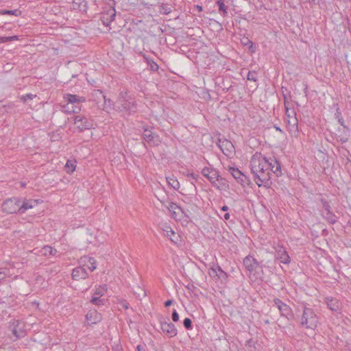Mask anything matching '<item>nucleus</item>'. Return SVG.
Here are the masks:
<instances>
[{
	"instance_id": "nucleus-1",
	"label": "nucleus",
	"mask_w": 351,
	"mask_h": 351,
	"mask_svg": "<svg viewBox=\"0 0 351 351\" xmlns=\"http://www.w3.org/2000/svg\"><path fill=\"white\" fill-rule=\"evenodd\" d=\"M250 169L253 179L258 186L271 184V173L277 177L282 175L280 164L276 158L267 159L258 153H256L251 158Z\"/></svg>"
},
{
	"instance_id": "nucleus-2",
	"label": "nucleus",
	"mask_w": 351,
	"mask_h": 351,
	"mask_svg": "<svg viewBox=\"0 0 351 351\" xmlns=\"http://www.w3.org/2000/svg\"><path fill=\"white\" fill-rule=\"evenodd\" d=\"M118 108L121 111L128 114L134 113L137 110V105L134 98L128 96L127 93L121 92L117 100Z\"/></svg>"
},
{
	"instance_id": "nucleus-3",
	"label": "nucleus",
	"mask_w": 351,
	"mask_h": 351,
	"mask_svg": "<svg viewBox=\"0 0 351 351\" xmlns=\"http://www.w3.org/2000/svg\"><path fill=\"white\" fill-rule=\"evenodd\" d=\"M300 324L306 328L315 330L319 324V319L313 309L305 307L303 310Z\"/></svg>"
},
{
	"instance_id": "nucleus-4",
	"label": "nucleus",
	"mask_w": 351,
	"mask_h": 351,
	"mask_svg": "<svg viewBox=\"0 0 351 351\" xmlns=\"http://www.w3.org/2000/svg\"><path fill=\"white\" fill-rule=\"evenodd\" d=\"M90 99L95 103L99 109L106 110L113 104L110 99L106 98L101 90L94 89L90 94Z\"/></svg>"
},
{
	"instance_id": "nucleus-5",
	"label": "nucleus",
	"mask_w": 351,
	"mask_h": 351,
	"mask_svg": "<svg viewBox=\"0 0 351 351\" xmlns=\"http://www.w3.org/2000/svg\"><path fill=\"white\" fill-rule=\"evenodd\" d=\"M21 200L13 197L5 200L2 205L3 210L7 213H21Z\"/></svg>"
},
{
	"instance_id": "nucleus-6",
	"label": "nucleus",
	"mask_w": 351,
	"mask_h": 351,
	"mask_svg": "<svg viewBox=\"0 0 351 351\" xmlns=\"http://www.w3.org/2000/svg\"><path fill=\"white\" fill-rule=\"evenodd\" d=\"M167 319H169L167 318ZM166 321L164 318L160 319V328L162 332L168 335L169 337H173L177 335L178 331L174 324L171 322Z\"/></svg>"
},
{
	"instance_id": "nucleus-7",
	"label": "nucleus",
	"mask_w": 351,
	"mask_h": 351,
	"mask_svg": "<svg viewBox=\"0 0 351 351\" xmlns=\"http://www.w3.org/2000/svg\"><path fill=\"white\" fill-rule=\"evenodd\" d=\"M74 124L80 131L90 129L93 125L92 120L81 115L75 117Z\"/></svg>"
},
{
	"instance_id": "nucleus-8",
	"label": "nucleus",
	"mask_w": 351,
	"mask_h": 351,
	"mask_svg": "<svg viewBox=\"0 0 351 351\" xmlns=\"http://www.w3.org/2000/svg\"><path fill=\"white\" fill-rule=\"evenodd\" d=\"M243 265L250 275L254 274L259 264L253 256L248 255L243 259Z\"/></svg>"
},
{
	"instance_id": "nucleus-9",
	"label": "nucleus",
	"mask_w": 351,
	"mask_h": 351,
	"mask_svg": "<svg viewBox=\"0 0 351 351\" xmlns=\"http://www.w3.org/2000/svg\"><path fill=\"white\" fill-rule=\"evenodd\" d=\"M274 302L275 306L278 308L279 310L280 315L283 317H286L287 318H289V317L292 316V310L290 308L289 306L284 303L279 298H275L274 300Z\"/></svg>"
},
{
	"instance_id": "nucleus-10",
	"label": "nucleus",
	"mask_w": 351,
	"mask_h": 351,
	"mask_svg": "<svg viewBox=\"0 0 351 351\" xmlns=\"http://www.w3.org/2000/svg\"><path fill=\"white\" fill-rule=\"evenodd\" d=\"M67 101L68 104H75V108L73 110V112H77L80 110V106L79 104L80 103L84 102L86 101L85 97H80L77 95H73V94H66L64 97Z\"/></svg>"
},
{
	"instance_id": "nucleus-11",
	"label": "nucleus",
	"mask_w": 351,
	"mask_h": 351,
	"mask_svg": "<svg viewBox=\"0 0 351 351\" xmlns=\"http://www.w3.org/2000/svg\"><path fill=\"white\" fill-rule=\"evenodd\" d=\"M22 323L19 320L14 319L10 322V329L12 334L16 337V339L22 338L25 335V330L23 329Z\"/></svg>"
},
{
	"instance_id": "nucleus-12",
	"label": "nucleus",
	"mask_w": 351,
	"mask_h": 351,
	"mask_svg": "<svg viewBox=\"0 0 351 351\" xmlns=\"http://www.w3.org/2000/svg\"><path fill=\"white\" fill-rule=\"evenodd\" d=\"M218 146L226 156L230 157L234 153V147L230 141L219 139Z\"/></svg>"
},
{
	"instance_id": "nucleus-13",
	"label": "nucleus",
	"mask_w": 351,
	"mask_h": 351,
	"mask_svg": "<svg viewBox=\"0 0 351 351\" xmlns=\"http://www.w3.org/2000/svg\"><path fill=\"white\" fill-rule=\"evenodd\" d=\"M80 265L81 267H84L86 271L88 269L90 271H94L97 267L95 258L86 256L80 258Z\"/></svg>"
},
{
	"instance_id": "nucleus-14",
	"label": "nucleus",
	"mask_w": 351,
	"mask_h": 351,
	"mask_svg": "<svg viewBox=\"0 0 351 351\" xmlns=\"http://www.w3.org/2000/svg\"><path fill=\"white\" fill-rule=\"evenodd\" d=\"M202 174L213 184L219 180L220 177L219 172L216 169L208 167H205L202 169Z\"/></svg>"
},
{
	"instance_id": "nucleus-15",
	"label": "nucleus",
	"mask_w": 351,
	"mask_h": 351,
	"mask_svg": "<svg viewBox=\"0 0 351 351\" xmlns=\"http://www.w3.org/2000/svg\"><path fill=\"white\" fill-rule=\"evenodd\" d=\"M325 302L328 307L332 311L337 312L341 308V303L336 298L326 297L325 298Z\"/></svg>"
},
{
	"instance_id": "nucleus-16",
	"label": "nucleus",
	"mask_w": 351,
	"mask_h": 351,
	"mask_svg": "<svg viewBox=\"0 0 351 351\" xmlns=\"http://www.w3.org/2000/svg\"><path fill=\"white\" fill-rule=\"evenodd\" d=\"M88 277V273L84 267H77L72 271V278L75 280L85 279Z\"/></svg>"
},
{
	"instance_id": "nucleus-17",
	"label": "nucleus",
	"mask_w": 351,
	"mask_h": 351,
	"mask_svg": "<svg viewBox=\"0 0 351 351\" xmlns=\"http://www.w3.org/2000/svg\"><path fill=\"white\" fill-rule=\"evenodd\" d=\"M165 207L174 219L180 217V214L183 213L182 208L173 202H169L167 205H165Z\"/></svg>"
},
{
	"instance_id": "nucleus-18",
	"label": "nucleus",
	"mask_w": 351,
	"mask_h": 351,
	"mask_svg": "<svg viewBox=\"0 0 351 351\" xmlns=\"http://www.w3.org/2000/svg\"><path fill=\"white\" fill-rule=\"evenodd\" d=\"M86 317L88 324H95L101 319V314L95 310L89 311Z\"/></svg>"
},
{
	"instance_id": "nucleus-19",
	"label": "nucleus",
	"mask_w": 351,
	"mask_h": 351,
	"mask_svg": "<svg viewBox=\"0 0 351 351\" xmlns=\"http://www.w3.org/2000/svg\"><path fill=\"white\" fill-rule=\"evenodd\" d=\"M276 257L283 263L288 264L290 262L289 256L288 255L285 249L282 246L278 247V250H276Z\"/></svg>"
},
{
	"instance_id": "nucleus-20",
	"label": "nucleus",
	"mask_w": 351,
	"mask_h": 351,
	"mask_svg": "<svg viewBox=\"0 0 351 351\" xmlns=\"http://www.w3.org/2000/svg\"><path fill=\"white\" fill-rule=\"evenodd\" d=\"M287 128L292 136H296L298 132V121L297 117L287 119Z\"/></svg>"
},
{
	"instance_id": "nucleus-21",
	"label": "nucleus",
	"mask_w": 351,
	"mask_h": 351,
	"mask_svg": "<svg viewBox=\"0 0 351 351\" xmlns=\"http://www.w3.org/2000/svg\"><path fill=\"white\" fill-rule=\"evenodd\" d=\"M230 172L232 176L241 184L247 183L248 180L247 177L238 169L232 168Z\"/></svg>"
},
{
	"instance_id": "nucleus-22",
	"label": "nucleus",
	"mask_w": 351,
	"mask_h": 351,
	"mask_svg": "<svg viewBox=\"0 0 351 351\" xmlns=\"http://www.w3.org/2000/svg\"><path fill=\"white\" fill-rule=\"evenodd\" d=\"M38 201L35 199H24L21 202V214L24 213L27 210L34 208L37 205Z\"/></svg>"
},
{
	"instance_id": "nucleus-23",
	"label": "nucleus",
	"mask_w": 351,
	"mask_h": 351,
	"mask_svg": "<svg viewBox=\"0 0 351 351\" xmlns=\"http://www.w3.org/2000/svg\"><path fill=\"white\" fill-rule=\"evenodd\" d=\"M322 216L329 223L334 224L337 221L338 217L331 211H326L322 213Z\"/></svg>"
},
{
	"instance_id": "nucleus-24",
	"label": "nucleus",
	"mask_w": 351,
	"mask_h": 351,
	"mask_svg": "<svg viewBox=\"0 0 351 351\" xmlns=\"http://www.w3.org/2000/svg\"><path fill=\"white\" fill-rule=\"evenodd\" d=\"M143 139L148 142L149 143H154V135L153 132L151 130H149L147 129L144 130V132L143 134Z\"/></svg>"
},
{
	"instance_id": "nucleus-25",
	"label": "nucleus",
	"mask_w": 351,
	"mask_h": 351,
	"mask_svg": "<svg viewBox=\"0 0 351 351\" xmlns=\"http://www.w3.org/2000/svg\"><path fill=\"white\" fill-rule=\"evenodd\" d=\"M7 14L18 16L21 14V11L19 9H15V10H0V15H7Z\"/></svg>"
},
{
	"instance_id": "nucleus-26",
	"label": "nucleus",
	"mask_w": 351,
	"mask_h": 351,
	"mask_svg": "<svg viewBox=\"0 0 351 351\" xmlns=\"http://www.w3.org/2000/svg\"><path fill=\"white\" fill-rule=\"evenodd\" d=\"M165 235L169 237L170 240L173 243H177L178 236L176 234L175 232L171 228H167V230H165Z\"/></svg>"
},
{
	"instance_id": "nucleus-27",
	"label": "nucleus",
	"mask_w": 351,
	"mask_h": 351,
	"mask_svg": "<svg viewBox=\"0 0 351 351\" xmlns=\"http://www.w3.org/2000/svg\"><path fill=\"white\" fill-rule=\"evenodd\" d=\"M42 253L45 256L47 255H56L57 253V250L56 249H53L52 247L46 245L42 249Z\"/></svg>"
},
{
	"instance_id": "nucleus-28",
	"label": "nucleus",
	"mask_w": 351,
	"mask_h": 351,
	"mask_svg": "<svg viewBox=\"0 0 351 351\" xmlns=\"http://www.w3.org/2000/svg\"><path fill=\"white\" fill-rule=\"evenodd\" d=\"M106 291H107V285H100L96 289L95 291L93 293V295L101 297L106 293Z\"/></svg>"
},
{
	"instance_id": "nucleus-29",
	"label": "nucleus",
	"mask_w": 351,
	"mask_h": 351,
	"mask_svg": "<svg viewBox=\"0 0 351 351\" xmlns=\"http://www.w3.org/2000/svg\"><path fill=\"white\" fill-rule=\"evenodd\" d=\"M167 181L168 184L175 190H177L180 187L179 182L173 177H167Z\"/></svg>"
},
{
	"instance_id": "nucleus-30",
	"label": "nucleus",
	"mask_w": 351,
	"mask_h": 351,
	"mask_svg": "<svg viewBox=\"0 0 351 351\" xmlns=\"http://www.w3.org/2000/svg\"><path fill=\"white\" fill-rule=\"evenodd\" d=\"M218 271H220L221 274H224V271L221 269L219 266H217L216 267H211L208 270V274L211 278H215L218 276Z\"/></svg>"
},
{
	"instance_id": "nucleus-31",
	"label": "nucleus",
	"mask_w": 351,
	"mask_h": 351,
	"mask_svg": "<svg viewBox=\"0 0 351 351\" xmlns=\"http://www.w3.org/2000/svg\"><path fill=\"white\" fill-rule=\"evenodd\" d=\"M285 109H286L285 114H286L287 119H291L292 117L293 118L296 117V112L294 109H292V110L289 109L287 106L286 104H285Z\"/></svg>"
},
{
	"instance_id": "nucleus-32",
	"label": "nucleus",
	"mask_w": 351,
	"mask_h": 351,
	"mask_svg": "<svg viewBox=\"0 0 351 351\" xmlns=\"http://www.w3.org/2000/svg\"><path fill=\"white\" fill-rule=\"evenodd\" d=\"M75 160H68L66 163L65 167L67 172L72 173L75 169Z\"/></svg>"
},
{
	"instance_id": "nucleus-33",
	"label": "nucleus",
	"mask_w": 351,
	"mask_h": 351,
	"mask_svg": "<svg viewBox=\"0 0 351 351\" xmlns=\"http://www.w3.org/2000/svg\"><path fill=\"white\" fill-rule=\"evenodd\" d=\"M101 297L93 295L90 302L97 306H101L104 304V300L100 298Z\"/></svg>"
},
{
	"instance_id": "nucleus-34",
	"label": "nucleus",
	"mask_w": 351,
	"mask_h": 351,
	"mask_svg": "<svg viewBox=\"0 0 351 351\" xmlns=\"http://www.w3.org/2000/svg\"><path fill=\"white\" fill-rule=\"evenodd\" d=\"M217 4L219 7V10L221 12H223V15H226L227 12V7L226 6L224 2L222 0H219L217 1Z\"/></svg>"
},
{
	"instance_id": "nucleus-35",
	"label": "nucleus",
	"mask_w": 351,
	"mask_h": 351,
	"mask_svg": "<svg viewBox=\"0 0 351 351\" xmlns=\"http://www.w3.org/2000/svg\"><path fill=\"white\" fill-rule=\"evenodd\" d=\"M107 16L110 17L109 21L106 23V26H108L110 23L115 19L116 16V11L115 10H112L107 13Z\"/></svg>"
},
{
	"instance_id": "nucleus-36",
	"label": "nucleus",
	"mask_w": 351,
	"mask_h": 351,
	"mask_svg": "<svg viewBox=\"0 0 351 351\" xmlns=\"http://www.w3.org/2000/svg\"><path fill=\"white\" fill-rule=\"evenodd\" d=\"M160 12L162 14H168L171 12V9L166 5H162L160 6Z\"/></svg>"
},
{
	"instance_id": "nucleus-37",
	"label": "nucleus",
	"mask_w": 351,
	"mask_h": 351,
	"mask_svg": "<svg viewBox=\"0 0 351 351\" xmlns=\"http://www.w3.org/2000/svg\"><path fill=\"white\" fill-rule=\"evenodd\" d=\"M184 326L187 330H191L192 329V322L191 319L189 318H185L183 321Z\"/></svg>"
},
{
	"instance_id": "nucleus-38",
	"label": "nucleus",
	"mask_w": 351,
	"mask_h": 351,
	"mask_svg": "<svg viewBox=\"0 0 351 351\" xmlns=\"http://www.w3.org/2000/svg\"><path fill=\"white\" fill-rule=\"evenodd\" d=\"M148 65L152 71H156L159 68L158 65L153 60L149 61Z\"/></svg>"
},
{
	"instance_id": "nucleus-39",
	"label": "nucleus",
	"mask_w": 351,
	"mask_h": 351,
	"mask_svg": "<svg viewBox=\"0 0 351 351\" xmlns=\"http://www.w3.org/2000/svg\"><path fill=\"white\" fill-rule=\"evenodd\" d=\"M247 80L256 82L257 80L256 73L255 71H249L247 74Z\"/></svg>"
},
{
	"instance_id": "nucleus-40",
	"label": "nucleus",
	"mask_w": 351,
	"mask_h": 351,
	"mask_svg": "<svg viewBox=\"0 0 351 351\" xmlns=\"http://www.w3.org/2000/svg\"><path fill=\"white\" fill-rule=\"evenodd\" d=\"M321 202L322 203L324 210L323 212H326L330 210V206L329 205L328 202H327L325 199H322Z\"/></svg>"
},
{
	"instance_id": "nucleus-41",
	"label": "nucleus",
	"mask_w": 351,
	"mask_h": 351,
	"mask_svg": "<svg viewBox=\"0 0 351 351\" xmlns=\"http://www.w3.org/2000/svg\"><path fill=\"white\" fill-rule=\"evenodd\" d=\"M36 97L35 95H33V94H26L25 95H23L21 97V99L24 101V102H26L28 100H32L33 99V98H34Z\"/></svg>"
},
{
	"instance_id": "nucleus-42",
	"label": "nucleus",
	"mask_w": 351,
	"mask_h": 351,
	"mask_svg": "<svg viewBox=\"0 0 351 351\" xmlns=\"http://www.w3.org/2000/svg\"><path fill=\"white\" fill-rule=\"evenodd\" d=\"M171 318L174 322H177L179 320V315H178V312L176 311V310H175V309L172 312Z\"/></svg>"
},
{
	"instance_id": "nucleus-43",
	"label": "nucleus",
	"mask_w": 351,
	"mask_h": 351,
	"mask_svg": "<svg viewBox=\"0 0 351 351\" xmlns=\"http://www.w3.org/2000/svg\"><path fill=\"white\" fill-rule=\"evenodd\" d=\"M158 200L162 203V204L163 206H165V205H167V203H168V202H167V199H168V197H162V198H161V199H160V198H158Z\"/></svg>"
},
{
	"instance_id": "nucleus-44",
	"label": "nucleus",
	"mask_w": 351,
	"mask_h": 351,
	"mask_svg": "<svg viewBox=\"0 0 351 351\" xmlns=\"http://www.w3.org/2000/svg\"><path fill=\"white\" fill-rule=\"evenodd\" d=\"M4 270H7V269H5ZM5 276H6L5 271L0 270V281L4 280L5 278Z\"/></svg>"
},
{
	"instance_id": "nucleus-45",
	"label": "nucleus",
	"mask_w": 351,
	"mask_h": 351,
	"mask_svg": "<svg viewBox=\"0 0 351 351\" xmlns=\"http://www.w3.org/2000/svg\"><path fill=\"white\" fill-rule=\"evenodd\" d=\"M9 42L8 36H0V43Z\"/></svg>"
},
{
	"instance_id": "nucleus-46",
	"label": "nucleus",
	"mask_w": 351,
	"mask_h": 351,
	"mask_svg": "<svg viewBox=\"0 0 351 351\" xmlns=\"http://www.w3.org/2000/svg\"><path fill=\"white\" fill-rule=\"evenodd\" d=\"M242 43H243V45H247V44H248V43H249V44L250 45V47H252V45H253L252 42H251L250 40H248V38H247L245 39V40L242 41Z\"/></svg>"
},
{
	"instance_id": "nucleus-47",
	"label": "nucleus",
	"mask_w": 351,
	"mask_h": 351,
	"mask_svg": "<svg viewBox=\"0 0 351 351\" xmlns=\"http://www.w3.org/2000/svg\"><path fill=\"white\" fill-rule=\"evenodd\" d=\"M306 1L310 3H312L314 5H317L319 3L321 0H306Z\"/></svg>"
},
{
	"instance_id": "nucleus-48",
	"label": "nucleus",
	"mask_w": 351,
	"mask_h": 351,
	"mask_svg": "<svg viewBox=\"0 0 351 351\" xmlns=\"http://www.w3.org/2000/svg\"><path fill=\"white\" fill-rule=\"evenodd\" d=\"M173 304V300H167L165 302V306L166 307H168L170 305H171Z\"/></svg>"
},
{
	"instance_id": "nucleus-49",
	"label": "nucleus",
	"mask_w": 351,
	"mask_h": 351,
	"mask_svg": "<svg viewBox=\"0 0 351 351\" xmlns=\"http://www.w3.org/2000/svg\"><path fill=\"white\" fill-rule=\"evenodd\" d=\"M8 39H9V42L10 41H14V40H18V36H8Z\"/></svg>"
},
{
	"instance_id": "nucleus-50",
	"label": "nucleus",
	"mask_w": 351,
	"mask_h": 351,
	"mask_svg": "<svg viewBox=\"0 0 351 351\" xmlns=\"http://www.w3.org/2000/svg\"><path fill=\"white\" fill-rule=\"evenodd\" d=\"M143 56L147 64L149 63V61H151L152 60V59L148 58L145 54H143Z\"/></svg>"
},
{
	"instance_id": "nucleus-51",
	"label": "nucleus",
	"mask_w": 351,
	"mask_h": 351,
	"mask_svg": "<svg viewBox=\"0 0 351 351\" xmlns=\"http://www.w3.org/2000/svg\"><path fill=\"white\" fill-rule=\"evenodd\" d=\"M101 21L103 22V24L106 26V23H108V21H109L108 19H105V16H102Z\"/></svg>"
},
{
	"instance_id": "nucleus-52",
	"label": "nucleus",
	"mask_w": 351,
	"mask_h": 351,
	"mask_svg": "<svg viewBox=\"0 0 351 351\" xmlns=\"http://www.w3.org/2000/svg\"><path fill=\"white\" fill-rule=\"evenodd\" d=\"M223 219L225 220H228L230 219V214L228 213H225V215H223Z\"/></svg>"
},
{
	"instance_id": "nucleus-53",
	"label": "nucleus",
	"mask_w": 351,
	"mask_h": 351,
	"mask_svg": "<svg viewBox=\"0 0 351 351\" xmlns=\"http://www.w3.org/2000/svg\"><path fill=\"white\" fill-rule=\"evenodd\" d=\"M221 210L222 211H227L228 210V207L227 206H223Z\"/></svg>"
},
{
	"instance_id": "nucleus-54",
	"label": "nucleus",
	"mask_w": 351,
	"mask_h": 351,
	"mask_svg": "<svg viewBox=\"0 0 351 351\" xmlns=\"http://www.w3.org/2000/svg\"><path fill=\"white\" fill-rule=\"evenodd\" d=\"M190 176H191L193 179H196L197 177V175H195L193 173L190 174Z\"/></svg>"
},
{
	"instance_id": "nucleus-55",
	"label": "nucleus",
	"mask_w": 351,
	"mask_h": 351,
	"mask_svg": "<svg viewBox=\"0 0 351 351\" xmlns=\"http://www.w3.org/2000/svg\"><path fill=\"white\" fill-rule=\"evenodd\" d=\"M196 8H197V9L199 11H202V6H200V5H196Z\"/></svg>"
},
{
	"instance_id": "nucleus-56",
	"label": "nucleus",
	"mask_w": 351,
	"mask_h": 351,
	"mask_svg": "<svg viewBox=\"0 0 351 351\" xmlns=\"http://www.w3.org/2000/svg\"><path fill=\"white\" fill-rule=\"evenodd\" d=\"M221 275H224L225 276L226 273L224 272V274H221V273H220V271H218V276H217L219 277V278H221Z\"/></svg>"
},
{
	"instance_id": "nucleus-57",
	"label": "nucleus",
	"mask_w": 351,
	"mask_h": 351,
	"mask_svg": "<svg viewBox=\"0 0 351 351\" xmlns=\"http://www.w3.org/2000/svg\"><path fill=\"white\" fill-rule=\"evenodd\" d=\"M346 351H351V345L350 346H347V348L346 349Z\"/></svg>"
},
{
	"instance_id": "nucleus-58",
	"label": "nucleus",
	"mask_w": 351,
	"mask_h": 351,
	"mask_svg": "<svg viewBox=\"0 0 351 351\" xmlns=\"http://www.w3.org/2000/svg\"><path fill=\"white\" fill-rule=\"evenodd\" d=\"M137 348V350H138V351H141L142 347H141V346L138 345V346H137V348Z\"/></svg>"
},
{
	"instance_id": "nucleus-59",
	"label": "nucleus",
	"mask_w": 351,
	"mask_h": 351,
	"mask_svg": "<svg viewBox=\"0 0 351 351\" xmlns=\"http://www.w3.org/2000/svg\"><path fill=\"white\" fill-rule=\"evenodd\" d=\"M276 130L282 132L281 129L279 127H276Z\"/></svg>"
}]
</instances>
